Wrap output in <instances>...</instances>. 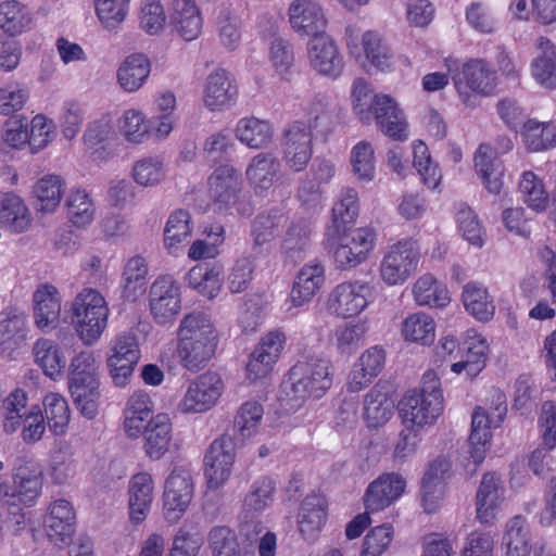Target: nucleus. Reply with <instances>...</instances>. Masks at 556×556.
I'll return each mask as SVG.
<instances>
[{
    "instance_id": "c03bdc74",
    "label": "nucleus",
    "mask_w": 556,
    "mask_h": 556,
    "mask_svg": "<svg viewBox=\"0 0 556 556\" xmlns=\"http://www.w3.org/2000/svg\"><path fill=\"white\" fill-rule=\"evenodd\" d=\"M222 267L207 264L193 266L186 276L188 286L208 299L217 295L222 282Z\"/></svg>"
},
{
    "instance_id": "a19ab883",
    "label": "nucleus",
    "mask_w": 556,
    "mask_h": 556,
    "mask_svg": "<svg viewBox=\"0 0 556 556\" xmlns=\"http://www.w3.org/2000/svg\"><path fill=\"white\" fill-rule=\"evenodd\" d=\"M33 190L36 210L41 213H52L61 202L64 184L60 176L48 175L39 179Z\"/></svg>"
},
{
    "instance_id": "69168bd1",
    "label": "nucleus",
    "mask_w": 556,
    "mask_h": 556,
    "mask_svg": "<svg viewBox=\"0 0 556 556\" xmlns=\"http://www.w3.org/2000/svg\"><path fill=\"white\" fill-rule=\"evenodd\" d=\"M235 143L230 132L220 130L210 135L203 142V154L212 163L227 161Z\"/></svg>"
},
{
    "instance_id": "49530a36",
    "label": "nucleus",
    "mask_w": 556,
    "mask_h": 556,
    "mask_svg": "<svg viewBox=\"0 0 556 556\" xmlns=\"http://www.w3.org/2000/svg\"><path fill=\"white\" fill-rule=\"evenodd\" d=\"M523 142L529 151L540 152L556 147V125L528 119L523 123Z\"/></svg>"
},
{
    "instance_id": "5701e85b",
    "label": "nucleus",
    "mask_w": 556,
    "mask_h": 556,
    "mask_svg": "<svg viewBox=\"0 0 556 556\" xmlns=\"http://www.w3.org/2000/svg\"><path fill=\"white\" fill-rule=\"evenodd\" d=\"M210 191L216 203L227 207L241 198L239 173L230 165L217 167L210 177Z\"/></svg>"
},
{
    "instance_id": "a18cd8bd",
    "label": "nucleus",
    "mask_w": 556,
    "mask_h": 556,
    "mask_svg": "<svg viewBox=\"0 0 556 556\" xmlns=\"http://www.w3.org/2000/svg\"><path fill=\"white\" fill-rule=\"evenodd\" d=\"M217 343L178 340V356L181 365L190 371H199L214 356Z\"/></svg>"
},
{
    "instance_id": "393cba45",
    "label": "nucleus",
    "mask_w": 556,
    "mask_h": 556,
    "mask_svg": "<svg viewBox=\"0 0 556 556\" xmlns=\"http://www.w3.org/2000/svg\"><path fill=\"white\" fill-rule=\"evenodd\" d=\"M477 517L481 522H489L495 517V510L504 498L501 479L494 472L483 475L477 492Z\"/></svg>"
},
{
    "instance_id": "79ce46f5",
    "label": "nucleus",
    "mask_w": 556,
    "mask_h": 556,
    "mask_svg": "<svg viewBox=\"0 0 556 556\" xmlns=\"http://www.w3.org/2000/svg\"><path fill=\"white\" fill-rule=\"evenodd\" d=\"M236 137L252 149L265 148L273 138V128L266 121L256 117L241 118L236 127Z\"/></svg>"
},
{
    "instance_id": "37998d69",
    "label": "nucleus",
    "mask_w": 556,
    "mask_h": 556,
    "mask_svg": "<svg viewBox=\"0 0 556 556\" xmlns=\"http://www.w3.org/2000/svg\"><path fill=\"white\" fill-rule=\"evenodd\" d=\"M393 414V402L379 386L374 387L364 400V419L368 427L384 425Z\"/></svg>"
},
{
    "instance_id": "6e6552de",
    "label": "nucleus",
    "mask_w": 556,
    "mask_h": 556,
    "mask_svg": "<svg viewBox=\"0 0 556 556\" xmlns=\"http://www.w3.org/2000/svg\"><path fill=\"white\" fill-rule=\"evenodd\" d=\"M235 462V443L230 435L224 434L215 439L205 456V478L210 489L217 490L230 477Z\"/></svg>"
},
{
    "instance_id": "7ed1b4c3",
    "label": "nucleus",
    "mask_w": 556,
    "mask_h": 556,
    "mask_svg": "<svg viewBox=\"0 0 556 556\" xmlns=\"http://www.w3.org/2000/svg\"><path fill=\"white\" fill-rule=\"evenodd\" d=\"M71 321L85 344L91 345L102 336L108 325L109 306L96 289L85 288L73 300Z\"/></svg>"
},
{
    "instance_id": "864d4df0",
    "label": "nucleus",
    "mask_w": 556,
    "mask_h": 556,
    "mask_svg": "<svg viewBox=\"0 0 556 556\" xmlns=\"http://www.w3.org/2000/svg\"><path fill=\"white\" fill-rule=\"evenodd\" d=\"M48 426L54 434H62L70 422V408L66 400L56 393L46 395L43 400Z\"/></svg>"
},
{
    "instance_id": "20e7f679",
    "label": "nucleus",
    "mask_w": 556,
    "mask_h": 556,
    "mask_svg": "<svg viewBox=\"0 0 556 556\" xmlns=\"http://www.w3.org/2000/svg\"><path fill=\"white\" fill-rule=\"evenodd\" d=\"M454 86L465 104H473L472 91L489 97L496 87V72L483 60H470L452 77Z\"/></svg>"
},
{
    "instance_id": "e433bc0d",
    "label": "nucleus",
    "mask_w": 556,
    "mask_h": 556,
    "mask_svg": "<svg viewBox=\"0 0 556 556\" xmlns=\"http://www.w3.org/2000/svg\"><path fill=\"white\" fill-rule=\"evenodd\" d=\"M150 61L142 53L128 55L117 71L121 87L129 92L138 90L150 74Z\"/></svg>"
},
{
    "instance_id": "a211bd4d",
    "label": "nucleus",
    "mask_w": 556,
    "mask_h": 556,
    "mask_svg": "<svg viewBox=\"0 0 556 556\" xmlns=\"http://www.w3.org/2000/svg\"><path fill=\"white\" fill-rule=\"evenodd\" d=\"M406 482L401 475H381L368 485L364 495L367 510L374 513L388 507L403 494Z\"/></svg>"
},
{
    "instance_id": "b1692460",
    "label": "nucleus",
    "mask_w": 556,
    "mask_h": 556,
    "mask_svg": "<svg viewBox=\"0 0 556 556\" xmlns=\"http://www.w3.org/2000/svg\"><path fill=\"white\" fill-rule=\"evenodd\" d=\"M535 49L531 64L534 79L546 89H556V46L548 38L539 37Z\"/></svg>"
},
{
    "instance_id": "de8ad7c7",
    "label": "nucleus",
    "mask_w": 556,
    "mask_h": 556,
    "mask_svg": "<svg viewBox=\"0 0 556 556\" xmlns=\"http://www.w3.org/2000/svg\"><path fill=\"white\" fill-rule=\"evenodd\" d=\"M31 24L33 15L23 3L10 0L0 4V27L11 37L29 29Z\"/></svg>"
},
{
    "instance_id": "bb28decb",
    "label": "nucleus",
    "mask_w": 556,
    "mask_h": 556,
    "mask_svg": "<svg viewBox=\"0 0 556 556\" xmlns=\"http://www.w3.org/2000/svg\"><path fill=\"white\" fill-rule=\"evenodd\" d=\"M466 353L463 359L452 365L455 374L466 371L469 378H475L485 366L489 345L486 340L471 329L467 331Z\"/></svg>"
},
{
    "instance_id": "052dcab7",
    "label": "nucleus",
    "mask_w": 556,
    "mask_h": 556,
    "mask_svg": "<svg viewBox=\"0 0 556 556\" xmlns=\"http://www.w3.org/2000/svg\"><path fill=\"white\" fill-rule=\"evenodd\" d=\"M525 203L534 211H543L547 204V193L542 180L532 172H525L519 182Z\"/></svg>"
},
{
    "instance_id": "4c0bfd02",
    "label": "nucleus",
    "mask_w": 556,
    "mask_h": 556,
    "mask_svg": "<svg viewBox=\"0 0 556 556\" xmlns=\"http://www.w3.org/2000/svg\"><path fill=\"white\" fill-rule=\"evenodd\" d=\"M27 394L21 389L12 391L4 396L0 403V417L2 418V428L5 433H13L22 426V421L27 412Z\"/></svg>"
},
{
    "instance_id": "603ef678",
    "label": "nucleus",
    "mask_w": 556,
    "mask_h": 556,
    "mask_svg": "<svg viewBox=\"0 0 556 556\" xmlns=\"http://www.w3.org/2000/svg\"><path fill=\"white\" fill-rule=\"evenodd\" d=\"M366 331V325L361 321L338 326L333 332L338 351L345 355L356 352L363 345Z\"/></svg>"
},
{
    "instance_id": "bf43d9fd",
    "label": "nucleus",
    "mask_w": 556,
    "mask_h": 556,
    "mask_svg": "<svg viewBox=\"0 0 556 556\" xmlns=\"http://www.w3.org/2000/svg\"><path fill=\"white\" fill-rule=\"evenodd\" d=\"M525 203L534 211H543L547 204V193L542 180L532 172H525L519 182Z\"/></svg>"
},
{
    "instance_id": "338daca9",
    "label": "nucleus",
    "mask_w": 556,
    "mask_h": 556,
    "mask_svg": "<svg viewBox=\"0 0 556 556\" xmlns=\"http://www.w3.org/2000/svg\"><path fill=\"white\" fill-rule=\"evenodd\" d=\"M362 46L367 60L377 68L384 71L390 66L391 55L381 37L376 31H366L362 35Z\"/></svg>"
},
{
    "instance_id": "6ab92c4d",
    "label": "nucleus",
    "mask_w": 556,
    "mask_h": 556,
    "mask_svg": "<svg viewBox=\"0 0 556 556\" xmlns=\"http://www.w3.org/2000/svg\"><path fill=\"white\" fill-rule=\"evenodd\" d=\"M308 59L311 65L323 75L337 78L343 71V59L327 34L309 40Z\"/></svg>"
},
{
    "instance_id": "a878e982",
    "label": "nucleus",
    "mask_w": 556,
    "mask_h": 556,
    "mask_svg": "<svg viewBox=\"0 0 556 556\" xmlns=\"http://www.w3.org/2000/svg\"><path fill=\"white\" fill-rule=\"evenodd\" d=\"M325 280L324 267L319 262L304 265L293 283L290 301L294 307L308 303Z\"/></svg>"
},
{
    "instance_id": "2eb2a0df",
    "label": "nucleus",
    "mask_w": 556,
    "mask_h": 556,
    "mask_svg": "<svg viewBox=\"0 0 556 556\" xmlns=\"http://www.w3.org/2000/svg\"><path fill=\"white\" fill-rule=\"evenodd\" d=\"M62 309V298L51 283H40L33 294V316L35 325L42 331L56 327Z\"/></svg>"
},
{
    "instance_id": "dca6fc26",
    "label": "nucleus",
    "mask_w": 556,
    "mask_h": 556,
    "mask_svg": "<svg viewBox=\"0 0 556 556\" xmlns=\"http://www.w3.org/2000/svg\"><path fill=\"white\" fill-rule=\"evenodd\" d=\"M238 87L231 73L218 68L206 77L204 104L211 111H223L235 104Z\"/></svg>"
},
{
    "instance_id": "c756f323",
    "label": "nucleus",
    "mask_w": 556,
    "mask_h": 556,
    "mask_svg": "<svg viewBox=\"0 0 556 556\" xmlns=\"http://www.w3.org/2000/svg\"><path fill=\"white\" fill-rule=\"evenodd\" d=\"M154 420L152 416L151 400L147 393H134L125 409L124 427L129 438H138L143 429Z\"/></svg>"
},
{
    "instance_id": "774afa93",
    "label": "nucleus",
    "mask_w": 556,
    "mask_h": 556,
    "mask_svg": "<svg viewBox=\"0 0 556 556\" xmlns=\"http://www.w3.org/2000/svg\"><path fill=\"white\" fill-rule=\"evenodd\" d=\"M374 101H376V94L372 96L368 84L362 78L355 79L352 89L353 110L363 124L371 123Z\"/></svg>"
},
{
    "instance_id": "f8f14e48",
    "label": "nucleus",
    "mask_w": 556,
    "mask_h": 556,
    "mask_svg": "<svg viewBox=\"0 0 556 556\" xmlns=\"http://www.w3.org/2000/svg\"><path fill=\"white\" fill-rule=\"evenodd\" d=\"M150 308L157 324L170 321L180 309V292L174 278L160 276L150 288Z\"/></svg>"
},
{
    "instance_id": "4d7b16f0",
    "label": "nucleus",
    "mask_w": 556,
    "mask_h": 556,
    "mask_svg": "<svg viewBox=\"0 0 556 556\" xmlns=\"http://www.w3.org/2000/svg\"><path fill=\"white\" fill-rule=\"evenodd\" d=\"M163 160L160 156H148L137 161L132 167L134 180L143 187H153L165 178Z\"/></svg>"
},
{
    "instance_id": "6e6d98bb",
    "label": "nucleus",
    "mask_w": 556,
    "mask_h": 556,
    "mask_svg": "<svg viewBox=\"0 0 556 556\" xmlns=\"http://www.w3.org/2000/svg\"><path fill=\"white\" fill-rule=\"evenodd\" d=\"M208 544L214 556H244L236 532L229 527H213L208 532Z\"/></svg>"
},
{
    "instance_id": "680f3d73",
    "label": "nucleus",
    "mask_w": 556,
    "mask_h": 556,
    "mask_svg": "<svg viewBox=\"0 0 556 556\" xmlns=\"http://www.w3.org/2000/svg\"><path fill=\"white\" fill-rule=\"evenodd\" d=\"M353 174L359 181H370L375 177L374 149L369 142H358L351 152Z\"/></svg>"
},
{
    "instance_id": "5fc2aeb1",
    "label": "nucleus",
    "mask_w": 556,
    "mask_h": 556,
    "mask_svg": "<svg viewBox=\"0 0 556 556\" xmlns=\"http://www.w3.org/2000/svg\"><path fill=\"white\" fill-rule=\"evenodd\" d=\"M67 216L76 227H85L93 220L94 205L84 190L72 192L66 200Z\"/></svg>"
},
{
    "instance_id": "f03ea898",
    "label": "nucleus",
    "mask_w": 556,
    "mask_h": 556,
    "mask_svg": "<svg viewBox=\"0 0 556 556\" xmlns=\"http://www.w3.org/2000/svg\"><path fill=\"white\" fill-rule=\"evenodd\" d=\"M440 379L434 371H426L419 391L405 394L400 402V412L406 425L421 428L432 425L443 409Z\"/></svg>"
},
{
    "instance_id": "f257e3e1",
    "label": "nucleus",
    "mask_w": 556,
    "mask_h": 556,
    "mask_svg": "<svg viewBox=\"0 0 556 556\" xmlns=\"http://www.w3.org/2000/svg\"><path fill=\"white\" fill-rule=\"evenodd\" d=\"M330 367V361L318 355L304 356L291 367L282 388L293 407L324 395L332 384Z\"/></svg>"
},
{
    "instance_id": "473e14b6",
    "label": "nucleus",
    "mask_w": 556,
    "mask_h": 556,
    "mask_svg": "<svg viewBox=\"0 0 556 556\" xmlns=\"http://www.w3.org/2000/svg\"><path fill=\"white\" fill-rule=\"evenodd\" d=\"M178 340L218 343V334L210 316L202 312H192L180 321Z\"/></svg>"
},
{
    "instance_id": "7c9ffc66",
    "label": "nucleus",
    "mask_w": 556,
    "mask_h": 556,
    "mask_svg": "<svg viewBox=\"0 0 556 556\" xmlns=\"http://www.w3.org/2000/svg\"><path fill=\"white\" fill-rule=\"evenodd\" d=\"M280 161L273 153L256 154L247 168V177L256 190H268L278 179Z\"/></svg>"
},
{
    "instance_id": "ea45409f",
    "label": "nucleus",
    "mask_w": 556,
    "mask_h": 556,
    "mask_svg": "<svg viewBox=\"0 0 556 556\" xmlns=\"http://www.w3.org/2000/svg\"><path fill=\"white\" fill-rule=\"evenodd\" d=\"M275 490V483L269 477L256 479L243 500L241 513L248 517L261 515L273 503Z\"/></svg>"
},
{
    "instance_id": "3c124183",
    "label": "nucleus",
    "mask_w": 556,
    "mask_h": 556,
    "mask_svg": "<svg viewBox=\"0 0 556 556\" xmlns=\"http://www.w3.org/2000/svg\"><path fill=\"white\" fill-rule=\"evenodd\" d=\"M434 320L425 313L409 315L403 321L402 333L408 341L430 344L434 340Z\"/></svg>"
},
{
    "instance_id": "39448f33",
    "label": "nucleus",
    "mask_w": 556,
    "mask_h": 556,
    "mask_svg": "<svg viewBox=\"0 0 556 556\" xmlns=\"http://www.w3.org/2000/svg\"><path fill=\"white\" fill-rule=\"evenodd\" d=\"M371 287L364 281H345L336 286L328 295L327 311L340 318L362 313L369 303Z\"/></svg>"
},
{
    "instance_id": "c85d7f7f",
    "label": "nucleus",
    "mask_w": 556,
    "mask_h": 556,
    "mask_svg": "<svg viewBox=\"0 0 556 556\" xmlns=\"http://www.w3.org/2000/svg\"><path fill=\"white\" fill-rule=\"evenodd\" d=\"M153 500V480L150 473L139 472L129 485V516L132 522L146 519Z\"/></svg>"
},
{
    "instance_id": "0eeeda50",
    "label": "nucleus",
    "mask_w": 556,
    "mask_h": 556,
    "mask_svg": "<svg viewBox=\"0 0 556 556\" xmlns=\"http://www.w3.org/2000/svg\"><path fill=\"white\" fill-rule=\"evenodd\" d=\"M223 389L224 384L219 375L211 371L204 372L189 383L178 408L186 414L204 413L216 404Z\"/></svg>"
},
{
    "instance_id": "412c9836",
    "label": "nucleus",
    "mask_w": 556,
    "mask_h": 556,
    "mask_svg": "<svg viewBox=\"0 0 556 556\" xmlns=\"http://www.w3.org/2000/svg\"><path fill=\"white\" fill-rule=\"evenodd\" d=\"M143 451L151 460H160L173 446V428L167 415L154 416L150 426L141 432Z\"/></svg>"
},
{
    "instance_id": "e2e57ef3",
    "label": "nucleus",
    "mask_w": 556,
    "mask_h": 556,
    "mask_svg": "<svg viewBox=\"0 0 556 556\" xmlns=\"http://www.w3.org/2000/svg\"><path fill=\"white\" fill-rule=\"evenodd\" d=\"M147 274L148 265L142 256L136 255L128 260L123 273L124 293L127 299H135L137 290H143Z\"/></svg>"
},
{
    "instance_id": "9b49d317",
    "label": "nucleus",
    "mask_w": 556,
    "mask_h": 556,
    "mask_svg": "<svg viewBox=\"0 0 556 556\" xmlns=\"http://www.w3.org/2000/svg\"><path fill=\"white\" fill-rule=\"evenodd\" d=\"M359 204L357 191L351 187L342 189L331 211L330 224L325 236L329 243L343 240L358 216Z\"/></svg>"
},
{
    "instance_id": "2f4dec72",
    "label": "nucleus",
    "mask_w": 556,
    "mask_h": 556,
    "mask_svg": "<svg viewBox=\"0 0 556 556\" xmlns=\"http://www.w3.org/2000/svg\"><path fill=\"white\" fill-rule=\"evenodd\" d=\"M26 317L23 314H9L0 319V350L9 358H15V353L26 340Z\"/></svg>"
},
{
    "instance_id": "423d86ee",
    "label": "nucleus",
    "mask_w": 556,
    "mask_h": 556,
    "mask_svg": "<svg viewBox=\"0 0 556 556\" xmlns=\"http://www.w3.org/2000/svg\"><path fill=\"white\" fill-rule=\"evenodd\" d=\"M164 516L170 522H177L193 497V478L184 467H175L165 481Z\"/></svg>"
},
{
    "instance_id": "c9c22d12",
    "label": "nucleus",
    "mask_w": 556,
    "mask_h": 556,
    "mask_svg": "<svg viewBox=\"0 0 556 556\" xmlns=\"http://www.w3.org/2000/svg\"><path fill=\"white\" fill-rule=\"evenodd\" d=\"M31 218L23 200L14 193L0 194V224L14 232H22L30 225Z\"/></svg>"
},
{
    "instance_id": "8fccbe9b",
    "label": "nucleus",
    "mask_w": 556,
    "mask_h": 556,
    "mask_svg": "<svg viewBox=\"0 0 556 556\" xmlns=\"http://www.w3.org/2000/svg\"><path fill=\"white\" fill-rule=\"evenodd\" d=\"M36 363L50 378H55L65 368L66 358L60 348L49 339H39L33 348Z\"/></svg>"
},
{
    "instance_id": "f3484780",
    "label": "nucleus",
    "mask_w": 556,
    "mask_h": 556,
    "mask_svg": "<svg viewBox=\"0 0 556 556\" xmlns=\"http://www.w3.org/2000/svg\"><path fill=\"white\" fill-rule=\"evenodd\" d=\"M371 121H375L380 130L388 137L403 141L407 138V124L397 103L387 94H376L371 108Z\"/></svg>"
},
{
    "instance_id": "72a5a7b5",
    "label": "nucleus",
    "mask_w": 556,
    "mask_h": 556,
    "mask_svg": "<svg viewBox=\"0 0 556 556\" xmlns=\"http://www.w3.org/2000/svg\"><path fill=\"white\" fill-rule=\"evenodd\" d=\"M462 300L466 311L480 321H489L495 313V305L486 288L479 282L464 286Z\"/></svg>"
},
{
    "instance_id": "58836bf2",
    "label": "nucleus",
    "mask_w": 556,
    "mask_h": 556,
    "mask_svg": "<svg viewBox=\"0 0 556 556\" xmlns=\"http://www.w3.org/2000/svg\"><path fill=\"white\" fill-rule=\"evenodd\" d=\"M413 295L418 305L430 307H444L451 301L446 287L430 274L417 279L413 286Z\"/></svg>"
},
{
    "instance_id": "cd10ccee",
    "label": "nucleus",
    "mask_w": 556,
    "mask_h": 556,
    "mask_svg": "<svg viewBox=\"0 0 556 556\" xmlns=\"http://www.w3.org/2000/svg\"><path fill=\"white\" fill-rule=\"evenodd\" d=\"M170 23L187 41L195 39L202 29L200 12L192 0H173Z\"/></svg>"
},
{
    "instance_id": "f704fd0d",
    "label": "nucleus",
    "mask_w": 556,
    "mask_h": 556,
    "mask_svg": "<svg viewBox=\"0 0 556 556\" xmlns=\"http://www.w3.org/2000/svg\"><path fill=\"white\" fill-rule=\"evenodd\" d=\"M475 166L485 188L491 193H500L503 187L504 168L502 162L493 156L492 148L489 144H480L475 155Z\"/></svg>"
},
{
    "instance_id": "ddd939ff",
    "label": "nucleus",
    "mask_w": 556,
    "mask_h": 556,
    "mask_svg": "<svg viewBox=\"0 0 556 556\" xmlns=\"http://www.w3.org/2000/svg\"><path fill=\"white\" fill-rule=\"evenodd\" d=\"M75 526L76 514L68 501L59 498L50 504L45 518V529L54 545L60 548L70 545L75 533Z\"/></svg>"
},
{
    "instance_id": "4be33fe9",
    "label": "nucleus",
    "mask_w": 556,
    "mask_h": 556,
    "mask_svg": "<svg viewBox=\"0 0 556 556\" xmlns=\"http://www.w3.org/2000/svg\"><path fill=\"white\" fill-rule=\"evenodd\" d=\"M327 502L321 495H307L298 513L299 531L304 540L313 542L318 538L326 521Z\"/></svg>"
},
{
    "instance_id": "13d9d810",
    "label": "nucleus",
    "mask_w": 556,
    "mask_h": 556,
    "mask_svg": "<svg viewBox=\"0 0 556 556\" xmlns=\"http://www.w3.org/2000/svg\"><path fill=\"white\" fill-rule=\"evenodd\" d=\"M263 416V407L255 401L243 403L233 420V429L242 440L252 437Z\"/></svg>"
},
{
    "instance_id": "9d476101",
    "label": "nucleus",
    "mask_w": 556,
    "mask_h": 556,
    "mask_svg": "<svg viewBox=\"0 0 556 556\" xmlns=\"http://www.w3.org/2000/svg\"><path fill=\"white\" fill-rule=\"evenodd\" d=\"M419 258L413 245H392L380 264L381 279L389 286L404 283L416 271Z\"/></svg>"
},
{
    "instance_id": "0e129e2a",
    "label": "nucleus",
    "mask_w": 556,
    "mask_h": 556,
    "mask_svg": "<svg viewBox=\"0 0 556 556\" xmlns=\"http://www.w3.org/2000/svg\"><path fill=\"white\" fill-rule=\"evenodd\" d=\"M309 114V124L306 126L312 134L315 131L316 135L326 137L333 130L336 125L334 109L324 99L313 102Z\"/></svg>"
},
{
    "instance_id": "aec40b11",
    "label": "nucleus",
    "mask_w": 556,
    "mask_h": 556,
    "mask_svg": "<svg viewBox=\"0 0 556 556\" xmlns=\"http://www.w3.org/2000/svg\"><path fill=\"white\" fill-rule=\"evenodd\" d=\"M292 28L300 36L326 35V20L321 8L309 0H294L289 8Z\"/></svg>"
},
{
    "instance_id": "09e8293b",
    "label": "nucleus",
    "mask_w": 556,
    "mask_h": 556,
    "mask_svg": "<svg viewBox=\"0 0 556 556\" xmlns=\"http://www.w3.org/2000/svg\"><path fill=\"white\" fill-rule=\"evenodd\" d=\"M503 544L506 547L505 556L530 555V533L525 517L517 515L509 520Z\"/></svg>"
},
{
    "instance_id": "4468645a",
    "label": "nucleus",
    "mask_w": 556,
    "mask_h": 556,
    "mask_svg": "<svg viewBox=\"0 0 556 556\" xmlns=\"http://www.w3.org/2000/svg\"><path fill=\"white\" fill-rule=\"evenodd\" d=\"M492 426L494 427L493 415L488 413L483 407L478 406L471 419L468 451L470 462L465 465L470 475L476 473L478 467L485 459L486 452L490 447V428Z\"/></svg>"
},
{
    "instance_id": "1a4fd4ad",
    "label": "nucleus",
    "mask_w": 556,
    "mask_h": 556,
    "mask_svg": "<svg viewBox=\"0 0 556 556\" xmlns=\"http://www.w3.org/2000/svg\"><path fill=\"white\" fill-rule=\"evenodd\" d=\"M281 148L290 169L301 172L306 167L313 155V136L304 122L296 121L283 130Z\"/></svg>"
}]
</instances>
